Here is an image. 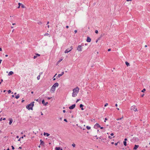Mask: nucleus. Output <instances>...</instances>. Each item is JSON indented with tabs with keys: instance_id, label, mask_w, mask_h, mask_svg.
<instances>
[{
	"instance_id": "6",
	"label": "nucleus",
	"mask_w": 150,
	"mask_h": 150,
	"mask_svg": "<svg viewBox=\"0 0 150 150\" xmlns=\"http://www.w3.org/2000/svg\"><path fill=\"white\" fill-rule=\"evenodd\" d=\"M75 104H73L72 105L69 106V108L70 110L73 109L75 108Z\"/></svg>"
},
{
	"instance_id": "4",
	"label": "nucleus",
	"mask_w": 150,
	"mask_h": 150,
	"mask_svg": "<svg viewBox=\"0 0 150 150\" xmlns=\"http://www.w3.org/2000/svg\"><path fill=\"white\" fill-rule=\"evenodd\" d=\"M131 110H134V111H137V109L136 107V106L135 105H134L131 106Z\"/></svg>"
},
{
	"instance_id": "43",
	"label": "nucleus",
	"mask_w": 150,
	"mask_h": 150,
	"mask_svg": "<svg viewBox=\"0 0 150 150\" xmlns=\"http://www.w3.org/2000/svg\"><path fill=\"white\" fill-rule=\"evenodd\" d=\"M118 123H119V125H120V126H121V125H122V123H120V122H118Z\"/></svg>"
},
{
	"instance_id": "1",
	"label": "nucleus",
	"mask_w": 150,
	"mask_h": 150,
	"mask_svg": "<svg viewBox=\"0 0 150 150\" xmlns=\"http://www.w3.org/2000/svg\"><path fill=\"white\" fill-rule=\"evenodd\" d=\"M79 89L78 87H77L73 89L72 96L75 97L77 96V94L79 92Z\"/></svg>"
},
{
	"instance_id": "63",
	"label": "nucleus",
	"mask_w": 150,
	"mask_h": 150,
	"mask_svg": "<svg viewBox=\"0 0 150 150\" xmlns=\"http://www.w3.org/2000/svg\"><path fill=\"white\" fill-rule=\"evenodd\" d=\"M127 140V138H125V141H126Z\"/></svg>"
},
{
	"instance_id": "20",
	"label": "nucleus",
	"mask_w": 150,
	"mask_h": 150,
	"mask_svg": "<svg viewBox=\"0 0 150 150\" xmlns=\"http://www.w3.org/2000/svg\"><path fill=\"white\" fill-rule=\"evenodd\" d=\"M40 144H44V142L41 139L40 140Z\"/></svg>"
},
{
	"instance_id": "44",
	"label": "nucleus",
	"mask_w": 150,
	"mask_h": 150,
	"mask_svg": "<svg viewBox=\"0 0 150 150\" xmlns=\"http://www.w3.org/2000/svg\"><path fill=\"white\" fill-rule=\"evenodd\" d=\"M36 55L37 56H40V55L39 54H36Z\"/></svg>"
},
{
	"instance_id": "34",
	"label": "nucleus",
	"mask_w": 150,
	"mask_h": 150,
	"mask_svg": "<svg viewBox=\"0 0 150 150\" xmlns=\"http://www.w3.org/2000/svg\"><path fill=\"white\" fill-rule=\"evenodd\" d=\"M108 105V103H106L105 104V105H104V106H105V107H106V106H107Z\"/></svg>"
},
{
	"instance_id": "19",
	"label": "nucleus",
	"mask_w": 150,
	"mask_h": 150,
	"mask_svg": "<svg viewBox=\"0 0 150 150\" xmlns=\"http://www.w3.org/2000/svg\"><path fill=\"white\" fill-rule=\"evenodd\" d=\"M86 127V128L87 129L89 130V129H90L91 128V127H89V126H87Z\"/></svg>"
},
{
	"instance_id": "7",
	"label": "nucleus",
	"mask_w": 150,
	"mask_h": 150,
	"mask_svg": "<svg viewBox=\"0 0 150 150\" xmlns=\"http://www.w3.org/2000/svg\"><path fill=\"white\" fill-rule=\"evenodd\" d=\"M94 127L95 128H97L98 127H100V125L98 123H96L94 126Z\"/></svg>"
},
{
	"instance_id": "53",
	"label": "nucleus",
	"mask_w": 150,
	"mask_h": 150,
	"mask_svg": "<svg viewBox=\"0 0 150 150\" xmlns=\"http://www.w3.org/2000/svg\"><path fill=\"white\" fill-rule=\"evenodd\" d=\"M75 33H76L77 32V30H74Z\"/></svg>"
},
{
	"instance_id": "29",
	"label": "nucleus",
	"mask_w": 150,
	"mask_h": 150,
	"mask_svg": "<svg viewBox=\"0 0 150 150\" xmlns=\"http://www.w3.org/2000/svg\"><path fill=\"white\" fill-rule=\"evenodd\" d=\"M42 103L44 105V104L45 103V100H42Z\"/></svg>"
},
{
	"instance_id": "50",
	"label": "nucleus",
	"mask_w": 150,
	"mask_h": 150,
	"mask_svg": "<svg viewBox=\"0 0 150 150\" xmlns=\"http://www.w3.org/2000/svg\"><path fill=\"white\" fill-rule=\"evenodd\" d=\"M35 100L36 101H37V102H38L39 101V99H36V100Z\"/></svg>"
},
{
	"instance_id": "17",
	"label": "nucleus",
	"mask_w": 150,
	"mask_h": 150,
	"mask_svg": "<svg viewBox=\"0 0 150 150\" xmlns=\"http://www.w3.org/2000/svg\"><path fill=\"white\" fill-rule=\"evenodd\" d=\"M19 97L20 96L19 95V94H18L17 96H16L15 98L16 99H18L19 98Z\"/></svg>"
},
{
	"instance_id": "21",
	"label": "nucleus",
	"mask_w": 150,
	"mask_h": 150,
	"mask_svg": "<svg viewBox=\"0 0 150 150\" xmlns=\"http://www.w3.org/2000/svg\"><path fill=\"white\" fill-rule=\"evenodd\" d=\"M99 139L101 140V141H102L103 140H104V139L103 138V137L100 136L99 137Z\"/></svg>"
},
{
	"instance_id": "64",
	"label": "nucleus",
	"mask_w": 150,
	"mask_h": 150,
	"mask_svg": "<svg viewBox=\"0 0 150 150\" xmlns=\"http://www.w3.org/2000/svg\"><path fill=\"white\" fill-rule=\"evenodd\" d=\"M19 137L18 136H16V138H19Z\"/></svg>"
},
{
	"instance_id": "58",
	"label": "nucleus",
	"mask_w": 150,
	"mask_h": 150,
	"mask_svg": "<svg viewBox=\"0 0 150 150\" xmlns=\"http://www.w3.org/2000/svg\"><path fill=\"white\" fill-rule=\"evenodd\" d=\"M66 28H69V26H68V25L66 26Z\"/></svg>"
},
{
	"instance_id": "33",
	"label": "nucleus",
	"mask_w": 150,
	"mask_h": 150,
	"mask_svg": "<svg viewBox=\"0 0 150 150\" xmlns=\"http://www.w3.org/2000/svg\"><path fill=\"white\" fill-rule=\"evenodd\" d=\"M38 56L36 55H35L34 56L33 58H34V59H35Z\"/></svg>"
},
{
	"instance_id": "59",
	"label": "nucleus",
	"mask_w": 150,
	"mask_h": 150,
	"mask_svg": "<svg viewBox=\"0 0 150 150\" xmlns=\"http://www.w3.org/2000/svg\"><path fill=\"white\" fill-rule=\"evenodd\" d=\"M100 127V128L101 129H103V127Z\"/></svg>"
},
{
	"instance_id": "11",
	"label": "nucleus",
	"mask_w": 150,
	"mask_h": 150,
	"mask_svg": "<svg viewBox=\"0 0 150 150\" xmlns=\"http://www.w3.org/2000/svg\"><path fill=\"white\" fill-rule=\"evenodd\" d=\"M9 120L10 122L9 123L10 125H11L13 122V120L11 118H10L9 119Z\"/></svg>"
},
{
	"instance_id": "47",
	"label": "nucleus",
	"mask_w": 150,
	"mask_h": 150,
	"mask_svg": "<svg viewBox=\"0 0 150 150\" xmlns=\"http://www.w3.org/2000/svg\"><path fill=\"white\" fill-rule=\"evenodd\" d=\"M80 100V99H78L76 101V103H77L78 101Z\"/></svg>"
},
{
	"instance_id": "30",
	"label": "nucleus",
	"mask_w": 150,
	"mask_h": 150,
	"mask_svg": "<svg viewBox=\"0 0 150 150\" xmlns=\"http://www.w3.org/2000/svg\"><path fill=\"white\" fill-rule=\"evenodd\" d=\"M40 75H38L37 77V79L38 80H39L40 79Z\"/></svg>"
},
{
	"instance_id": "39",
	"label": "nucleus",
	"mask_w": 150,
	"mask_h": 150,
	"mask_svg": "<svg viewBox=\"0 0 150 150\" xmlns=\"http://www.w3.org/2000/svg\"><path fill=\"white\" fill-rule=\"evenodd\" d=\"M47 104H48V102H46V103H45L44 105H46Z\"/></svg>"
},
{
	"instance_id": "12",
	"label": "nucleus",
	"mask_w": 150,
	"mask_h": 150,
	"mask_svg": "<svg viewBox=\"0 0 150 150\" xmlns=\"http://www.w3.org/2000/svg\"><path fill=\"white\" fill-rule=\"evenodd\" d=\"M43 135L44 136L46 135L48 137L50 135V134L44 132L43 134Z\"/></svg>"
},
{
	"instance_id": "27",
	"label": "nucleus",
	"mask_w": 150,
	"mask_h": 150,
	"mask_svg": "<svg viewBox=\"0 0 150 150\" xmlns=\"http://www.w3.org/2000/svg\"><path fill=\"white\" fill-rule=\"evenodd\" d=\"M100 38H98V39L96 40V43H97L98 41L100 40Z\"/></svg>"
},
{
	"instance_id": "49",
	"label": "nucleus",
	"mask_w": 150,
	"mask_h": 150,
	"mask_svg": "<svg viewBox=\"0 0 150 150\" xmlns=\"http://www.w3.org/2000/svg\"><path fill=\"white\" fill-rule=\"evenodd\" d=\"M110 135L111 136H113V135H114V134L113 133H112L111 134H110Z\"/></svg>"
},
{
	"instance_id": "22",
	"label": "nucleus",
	"mask_w": 150,
	"mask_h": 150,
	"mask_svg": "<svg viewBox=\"0 0 150 150\" xmlns=\"http://www.w3.org/2000/svg\"><path fill=\"white\" fill-rule=\"evenodd\" d=\"M123 117L122 116V117L121 118H118L117 119V120H122V119H123Z\"/></svg>"
},
{
	"instance_id": "38",
	"label": "nucleus",
	"mask_w": 150,
	"mask_h": 150,
	"mask_svg": "<svg viewBox=\"0 0 150 150\" xmlns=\"http://www.w3.org/2000/svg\"><path fill=\"white\" fill-rule=\"evenodd\" d=\"M98 30H96L95 31V33H97V34L98 33Z\"/></svg>"
},
{
	"instance_id": "5",
	"label": "nucleus",
	"mask_w": 150,
	"mask_h": 150,
	"mask_svg": "<svg viewBox=\"0 0 150 150\" xmlns=\"http://www.w3.org/2000/svg\"><path fill=\"white\" fill-rule=\"evenodd\" d=\"M77 50L79 52H81L82 51V47L81 45H79L78 46Z\"/></svg>"
},
{
	"instance_id": "9",
	"label": "nucleus",
	"mask_w": 150,
	"mask_h": 150,
	"mask_svg": "<svg viewBox=\"0 0 150 150\" xmlns=\"http://www.w3.org/2000/svg\"><path fill=\"white\" fill-rule=\"evenodd\" d=\"M64 72L63 71L62 72L61 74H59L58 76V78H59L60 77V76L63 75L64 74Z\"/></svg>"
},
{
	"instance_id": "28",
	"label": "nucleus",
	"mask_w": 150,
	"mask_h": 150,
	"mask_svg": "<svg viewBox=\"0 0 150 150\" xmlns=\"http://www.w3.org/2000/svg\"><path fill=\"white\" fill-rule=\"evenodd\" d=\"M57 75V74H56L53 77V80L54 81L56 80V79L55 78H54V77L55 76Z\"/></svg>"
},
{
	"instance_id": "40",
	"label": "nucleus",
	"mask_w": 150,
	"mask_h": 150,
	"mask_svg": "<svg viewBox=\"0 0 150 150\" xmlns=\"http://www.w3.org/2000/svg\"><path fill=\"white\" fill-rule=\"evenodd\" d=\"M62 60V59H60L58 61V63H59V62H61Z\"/></svg>"
},
{
	"instance_id": "24",
	"label": "nucleus",
	"mask_w": 150,
	"mask_h": 150,
	"mask_svg": "<svg viewBox=\"0 0 150 150\" xmlns=\"http://www.w3.org/2000/svg\"><path fill=\"white\" fill-rule=\"evenodd\" d=\"M125 146H126L127 145L126 142L125 141H124L123 142Z\"/></svg>"
},
{
	"instance_id": "25",
	"label": "nucleus",
	"mask_w": 150,
	"mask_h": 150,
	"mask_svg": "<svg viewBox=\"0 0 150 150\" xmlns=\"http://www.w3.org/2000/svg\"><path fill=\"white\" fill-rule=\"evenodd\" d=\"M38 24L39 25H41L42 24V22L41 21H39L38 23Z\"/></svg>"
},
{
	"instance_id": "18",
	"label": "nucleus",
	"mask_w": 150,
	"mask_h": 150,
	"mask_svg": "<svg viewBox=\"0 0 150 150\" xmlns=\"http://www.w3.org/2000/svg\"><path fill=\"white\" fill-rule=\"evenodd\" d=\"M60 148V147H56L55 148V149L56 150H59Z\"/></svg>"
},
{
	"instance_id": "15",
	"label": "nucleus",
	"mask_w": 150,
	"mask_h": 150,
	"mask_svg": "<svg viewBox=\"0 0 150 150\" xmlns=\"http://www.w3.org/2000/svg\"><path fill=\"white\" fill-rule=\"evenodd\" d=\"M44 35L45 36H49V37H50V35L48 34V33H45Z\"/></svg>"
},
{
	"instance_id": "56",
	"label": "nucleus",
	"mask_w": 150,
	"mask_h": 150,
	"mask_svg": "<svg viewBox=\"0 0 150 150\" xmlns=\"http://www.w3.org/2000/svg\"><path fill=\"white\" fill-rule=\"evenodd\" d=\"M111 50V49H108V51H110Z\"/></svg>"
},
{
	"instance_id": "45",
	"label": "nucleus",
	"mask_w": 150,
	"mask_h": 150,
	"mask_svg": "<svg viewBox=\"0 0 150 150\" xmlns=\"http://www.w3.org/2000/svg\"><path fill=\"white\" fill-rule=\"evenodd\" d=\"M64 121H65V122H67V119H64Z\"/></svg>"
},
{
	"instance_id": "41",
	"label": "nucleus",
	"mask_w": 150,
	"mask_h": 150,
	"mask_svg": "<svg viewBox=\"0 0 150 150\" xmlns=\"http://www.w3.org/2000/svg\"><path fill=\"white\" fill-rule=\"evenodd\" d=\"M8 93H11V90H9L8 91Z\"/></svg>"
},
{
	"instance_id": "3",
	"label": "nucleus",
	"mask_w": 150,
	"mask_h": 150,
	"mask_svg": "<svg viewBox=\"0 0 150 150\" xmlns=\"http://www.w3.org/2000/svg\"><path fill=\"white\" fill-rule=\"evenodd\" d=\"M34 102H31L30 104H29L26 106V108L28 110H33V108L34 105Z\"/></svg>"
},
{
	"instance_id": "42",
	"label": "nucleus",
	"mask_w": 150,
	"mask_h": 150,
	"mask_svg": "<svg viewBox=\"0 0 150 150\" xmlns=\"http://www.w3.org/2000/svg\"><path fill=\"white\" fill-rule=\"evenodd\" d=\"M108 120L107 118H105V120H104V122H106V121L107 120Z\"/></svg>"
},
{
	"instance_id": "10",
	"label": "nucleus",
	"mask_w": 150,
	"mask_h": 150,
	"mask_svg": "<svg viewBox=\"0 0 150 150\" xmlns=\"http://www.w3.org/2000/svg\"><path fill=\"white\" fill-rule=\"evenodd\" d=\"M139 146L138 145H135L134 146L133 148L134 150H136L137 148L139 147Z\"/></svg>"
},
{
	"instance_id": "48",
	"label": "nucleus",
	"mask_w": 150,
	"mask_h": 150,
	"mask_svg": "<svg viewBox=\"0 0 150 150\" xmlns=\"http://www.w3.org/2000/svg\"><path fill=\"white\" fill-rule=\"evenodd\" d=\"M132 0H126V1H127L128 2V1H132Z\"/></svg>"
},
{
	"instance_id": "60",
	"label": "nucleus",
	"mask_w": 150,
	"mask_h": 150,
	"mask_svg": "<svg viewBox=\"0 0 150 150\" xmlns=\"http://www.w3.org/2000/svg\"><path fill=\"white\" fill-rule=\"evenodd\" d=\"M144 96V94H142V95L141 96H142V97H143V96Z\"/></svg>"
},
{
	"instance_id": "61",
	"label": "nucleus",
	"mask_w": 150,
	"mask_h": 150,
	"mask_svg": "<svg viewBox=\"0 0 150 150\" xmlns=\"http://www.w3.org/2000/svg\"><path fill=\"white\" fill-rule=\"evenodd\" d=\"M81 110H84V109L82 107V108H81Z\"/></svg>"
},
{
	"instance_id": "14",
	"label": "nucleus",
	"mask_w": 150,
	"mask_h": 150,
	"mask_svg": "<svg viewBox=\"0 0 150 150\" xmlns=\"http://www.w3.org/2000/svg\"><path fill=\"white\" fill-rule=\"evenodd\" d=\"M68 49L67 50H65L64 51V53H67L68 52H70V50H68Z\"/></svg>"
},
{
	"instance_id": "54",
	"label": "nucleus",
	"mask_w": 150,
	"mask_h": 150,
	"mask_svg": "<svg viewBox=\"0 0 150 150\" xmlns=\"http://www.w3.org/2000/svg\"><path fill=\"white\" fill-rule=\"evenodd\" d=\"M51 98H52V97H51V98H50V97H48V98H47V99H48V100H50V99Z\"/></svg>"
},
{
	"instance_id": "8",
	"label": "nucleus",
	"mask_w": 150,
	"mask_h": 150,
	"mask_svg": "<svg viewBox=\"0 0 150 150\" xmlns=\"http://www.w3.org/2000/svg\"><path fill=\"white\" fill-rule=\"evenodd\" d=\"M91 40V39L89 37H87L86 39V41L88 42H90Z\"/></svg>"
},
{
	"instance_id": "37",
	"label": "nucleus",
	"mask_w": 150,
	"mask_h": 150,
	"mask_svg": "<svg viewBox=\"0 0 150 150\" xmlns=\"http://www.w3.org/2000/svg\"><path fill=\"white\" fill-rule=\"evenodd\" d=\"M72 146L74 147L75 146V145L74 144H72Z\"/></svg>"
},
{
	"instance_id": "16",
	"label": "nucleus",
	"mask_w": 150,
	"mask_h": 150,
	"mask_svg": "<svg viewBox=\"0 0 150 150\" xmlns=\"http://www.w3.org/2000/svg\"><path fill=\"white\" fill-rule=\"evenodd\" d=\"M125 63L126 64V65L127 67H128V66H130L128 62H126Z\"/></svg>"
},
{
	"instance_id": "31",
	"label": "nucleus",
	"mask_w": 150,
	"mask_h": 150,
	"mask_svg": "<svg viewBox=\"0 0 150 150\" xmlns=\"http://www.w3.org/2000/svg\"><path fill=\"white\" fill-rule=\"evenodd\" d=\"M83 106V105L82 104H81L80 105V107L81 108H82Z\"/></svg>"
},
{
	"instance_id": "13",
	"label": "nucleus",
	"mask_w": 150,
	"mask_h": 150,
	"mask_svg": "<svg viewBox=\"0 0 150 150\" xmlns=\"http://www.w3.org/2000/svg\"><path fill=\"white\" fill-rule=\"evenodd\" d=\"M13 74V72L12 71H11L9 72V73L8 74V75L10 76V75H12Z\"/></svg>"
},
{
	"instance_id": "36",
	"label": "nucleus",
	"mask_w": 150,
	"mask_h": 150,
	"mask_svg": "<svg viewBox=\"0 0 150 150\" xmlns=\"http://www.w3.org/2000/svg\"><path fill=\"white\" fill-rule=\"evenodd\" d=\"M119 143H120V142H118L117 143H115V145L116 146V145H117V144H118Z\"/></svg>"
},
{
	"instance_id": "35",
	"label": "nucleus",
	"mask_w": 150,
	"mask_h": 150,
	"mask_svg": "<svg viewBox=\"0 0 150 150\" xmlns=\"http://www.w3.org/2000/svg\"><path fill=\"white\" fill-rule=\"evenodd\" d=\"M70 49L69 50H70V51L73 49L72 46H71L70 47Z\"/></svg>"
},
{
	"instance_id": "23",
	"label": "nucleus",
	"mask_w": 150,
	"mask_h": 150,
	"mask_svg": "<svg viewBox=\"0 0 150 150\" xmlns=\"http://www.w3.org/2000/svg\"><path fill=\"white\" fill-rule=\"evenodd\" d=\"M21 7L23 8H25V7L23 4H21Z\"/></svg>"
},
{
	"instance_id": "51",
	"label": "nucleus",
	"mask_w": 150,
	"mask_h": 150,
	"mask_svg": "<svg viewBox=\"0 0 150 150\" xmlns=\"http://www.w3.org/2000/svg\"><path fill=\"white\" fill-rule=\"evenodd\" d=\"M59 119L60 120H62V117H59Z\"/></svg>"
},
{
	"instance_id": "32",
	"label": "nucleus",
	"mask_w": 150,
	"mask_h": 150,
	"mask_svg": "<svg viewBox=\"0 0 150 150\" xmlns=\"http://www.w3.org/2000/svg\"><path fill=\"white\" fill-rule=\"evenodd\" d=\"M145 91H146V89H145L144 88V89H143V90H142V92H144Z\"/></svg>"
},
{
	"instance_id": "57",
	"label": "nucleus",
	"mask_w": 150,
	"mask_h": 150,
	"mask_svg": "<svg viewBox=\"0 0 150 150\" xmlns=\"http://www.w3.org/2000/svg\"><path fill=\"white\" fill-rule=\"evenodd\" d=\"M63 112L64 113H65L66 112V111L65 110H63Z\"/></svg>"
},
{
	"instance_id": "26",
	"label": "nucleus",
	"mask_w": 150,
	"mask_h": 150,
	"mask_svg": "<svg viewBox=\"0 0 150 150\" xmlns=\"http://www.w3.org/2000/svg\"><path fill=\"white\" fill-rule=\"evenodd\" d=\"M21 4H21L20 3H18V4L19 6L18 7V8H20V6L21 5Z\"/></svg>"
},
{
	"instance_id": "55",
	"label": "nucleus",
	"mask_w": 150,
	"mask_h": 150,
	"mask_svg": "<svg viewBox=\"0 0 150 150\" xmlns=\"http://www.w3.org/2000/svg\"><path fill=\"white\" fill-rule=\"evenodd\" d=\"M108 137L109 138H110V139H111L112 138V137H111L110 136H109Z\"/></svg>"
},
{
	"instance_id": "62",
	"label": "nucleus",
	"mask_w": 150,
	"mask_h": 150,
	"mask_svg": "<svg viewBox=\"0 0 150 150\" xmlns=\"http://www.w3.org/2000/svg\"><path fill=\"white\" fill-rule=\"evenodd\" d=\"M115 106L117 107V103H116L115 105Z\"/></svg>"
},
{
	"instance_id": "46",
	"label": "nucleus",
	"mask_w": 150,
	"mask_h": 150,
	"mask_svg": "<svg viewBox=\"0 0 150 150\" xmlns=\"http://www.w3.org/2000/svg\"><path fill=\"white\" fill-rule=\"evenodd\" d=\"M11 147H12V149L13 150V149H14V147L13 146H11Z\"/></svg>"
},
{
	"instance_id": "52",
	"label": "nucleus",
	"mask_w": 150,
	"mask_h": 150,
	"mask_svg": "<svg viewBox=\"0 0 150 150\" xmlns=\"http://www.w3.org/2000/svg\"><path fill=\"white\" fill-rule=\"evenodd\" d=\"M42 74V72H41L40 73L39 75H40H40H41Z\"/></svg>"
},
{
	"instance_id": "2",
	"label": "nucleus",
	"mask_w": 150,
	"mask_h": 150,
	"mask_svg": "<svg viewBox=\"0 0 150 150\" xmlns=\"http://www.w3.org/2000/svg\"><path fill=\"white\" fill-rule=\"evenodd\" d=\"M59 83H56L52 86L50 91L51 93H54L56 90V88L58 87Z\"/></svg>"
}]
</instances>
